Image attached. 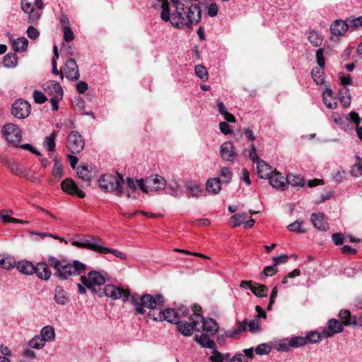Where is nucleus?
Masks as SVG:
<instances>
[{"label": "nucleus", "instance_id": "nucleus-1", "mask_svg": "<svg viewBox=\"0 0 362 362\" xmlns=\"http://www.w3.org/2000/svg\"><path fill=\"white\" fill-rule=\"evenodd\" d=\"M48 263L56 269L54 274L61 280H66L71 276L80 275L86 270V265L78 260H73L62 264L56 257H49Z\"/></svg>", "mask_w": 362, "mask_h": 362}, {"label": "nucleus", "instance_id": "nucleus-2", "mask_svg": "<svg viewBox=\"0 0 362 362\" xmlns=\"http://www.w3.org/2000/svg\"><path fill=\"white\" fill-rule=\"evenodd\" d=\"M339 317L341 320V322L334 318L328 320L327 329H325L322 332L323 337L329 338L335 334L341 332L343 331L344 325H362V323L358 322L356 317L351 315L350 311L348 310H341L339 312Z\"/></svg>", "mask_w": 362, "mask_h": 362}, {"label": "nucleus", "instance_id": "nucleus-3", "mask_svg": "<svg viewBox=\"0 0 362 362\" xmlns=\"http://www.w3.org/2000/svg\"><path fill=\"white\" fill-rule=\"evenodd\" d=\"M132 304L135 307L136 312L140 315L146 313L145 308L155 310L158 307H163L164 305V297L157 293L155 296L151 294H132L129 299Z\"/></svg>", "mask_w": 362, "mask_h": 362}, {"label": "nucleus", "instance_id": "nucleus-4", "mask_svg": "<svg viewBox=\"0 0 362 362\" xmlns=\"http://www.w3.org/2000/svg\"><path fill=\"white\" fill-rule=\"evenodd\" d=\"M124 182L121 174H105L99 179V186L105 192H115L116 194L121 197L123 194L122 183Z\"/></svg>", "mask_w": 362, "mask_h": 362}, {"label": "nucleus", "instance_id": "nucleus-5", "mask_svg": "<svg viewBox=\"0 0 362 362\" xmlns=\"http://www.w3.org/2000/svg\"><path fill=\"white\" fill-rule=\"evenodd\" d=\"M72 245L80 248H85L102 253L105 245L103 240L95 235H80L72 241Z\"/></svg>", "mask_w": 362, "mask_h": 362}, {"label": "nucleus", "instance_id": "nucleus-6", "mask_svg": "<svg viewBox=\"0 0 362 362\" xmlns=\"http://www.w3.org/2000/svg\"><path fill=\"white\" fill-rule=\"evenodd\" d=\"M184 13L182 12H175L170 14L168 1H163L160 13V18L163 21H170L171 25L176 28L186 27L187 22Z\"/></svg>", "mask_w": 362, "mask_h": 362}, {"label": "nucleus", "instance_id": "nucleus-7", "mask_svg": "<svg viewBox=\"0 0 362 362\" xmlns=\"http://www.w3.org/2000/svg\"><path fill=\"white\" fill-rule=\"evenodd\" d=\"M138 183L139 189L145 193L160 191L164 189L166 186L165 179L158 175H151L144 180L143 179L138 180Z\"/></svg>", "mask_w": 362, "mask_h": 362}, {"label": "nucleus", "instance_id": "nucleus-8", "mask_svg": "<svg viewBox=\"0 0 362 362\" xmlns=\"http://www.w3.org/2000/svg\"><path fill=\"white\" fill-rule=\"evenodd\" d=\"M202 317L198 313H193L189 317V321L179 320L177 322V330L185 337L191 336L193 331L201 332V327L198 320H201Z\"/></svg>", "mask_w": 362, "mask_h": 362}, {"label": "nucleus", "instance_id": "nucleus-9", "mask_svg": "<svg viewBox=\"0 0 362 362\" xmlns=\"http://www.w3.org/2000/svg\"><path fill=\"white\" fill-rule=\"evenodd\" d=\"M106 274H103L97 271L88 272L87 276H81V281L86 287L95 290L94 286H101L105 283Z\"/></svg>", "mask_w": 362, "mask_h": 362}, {"label": "nucleus", "instance_id": "nucleus-10", "mask_svg": "<svg viewBox=\"0 0 362 362\" xmlns=\"http://www.w3.org/2000/svg\"><path fill=\"white\" fill-rule=\"evenodd\" d=\"M66 146L71 153L77 154L83 149L85 142L78 132L72 131L67 136Z\"/></svg>", "mask_w": 362, "mask_h": 362}, {"label": "nucleus", "instance_id": "nucleus-11", "mask_svg": "<svg viewBox=\"0 0 362 362\" xmlns=\"http://www.w3.org/2000/svg\"><path fill=\"white\" fill-rule=\"evenodd\" d=\"M3 135L6 140L17 146L21 141L22 134L20 128L12 123L5 124L2 129Z\"/></svg>", "mask_w": 362, "mask_h": 362}, {"label": "nucleus", "instance_id": "nucleus-12", "mask_svg": "<svg viewBox=\"0 0 362 362\" xmlns=\"http://www.w3.org/2000/svg\"><path fill=\"white\" fill-rule=\"evenodd\" d=\"M64 76L68 79L73 81H77L80 77L79 69L76 62L72 58H69L66 61L63 69L61 71V78L63 79Z\"/></svg>", "mask_w": 362, "mask_h": 362}, {"label": "nucleus", "instance_id": "nucleus-13", "mask_svg": "<svg viewBox=\"0 0 362 362\" xmlns=\"http://www.w3.org/2000/svg\"><path fill=\"white\" fill-rule=\"evenodd\" d=\"M30 104L23 99L16 100L12 105L11 114L18 119H25L28 117L30 113Z\"/></svg>", "mask_w": 362, "mask_h": 362}, {"label": "nucleus", "instance_id": "nucleus-14", "mask_svg": "<svg viewBox=\"0 0 362 362\" xmlns=\"http://www.w3.org/2000/svg\"><path fill=\"white\" fill-rule=\"evenodd\" d=\"M105 295L112 299L117 300L122 298L124 302L130 299L131 294L128 290L117 288L112 284H107L103 288Z\"/></svg>", "mask_w": 362, "mask_h": 362}, {"label": "nucleus", "instance_id": "nucleus-15", "mask_svg": "<svg viewBox=\"0 0 362 362\" xmlns=\"http://www.w3.org/2000/svg\"><path fill=\"white\" fill-rule=\"evenodd\" d=\"M201 8L198 4L191 5L187 12L186 28H191L193 24H197L201 20Z\"/></svg>", "mask_w": 362, "mask_h": 362}, {"label": "nucleus", "instance_id": "nucleus-16", "mask_svg": "<svg viewBox=\"0 0 362 362\" xmlns=\"http://www.w3.org/2000/svg\"><path fill=\"white\" fill-rule=\"evenodd\" d=\"M220 156L227 162H233L237 156L233 144L230 141L223 142L220 147Z\"/></svg>", "mask_w": 362, "mask_h": 362}, {"label": "nucleus", "instance_id": "nucleus-17", "mask_svg": "<svg viewBox=\"0 0 362 362\" xmlns=\"http://www.w3.org/2000/svg\"><path fill=\"white\" fill-rule=\"evenodd\" d=\"M202 319L198 320L199 325L201 327V330L205 331L206 334L214 335L218 330V325L216 321L212 318L205 319L203 315L198 313Z\"/></svg>", "mask_w": 362, "mask_h": 362}, {"label": "nucleus", "instance_id": "nucleus-18", "mask_svg": "<svg viewBox=\"0 0 362 362\" xmlns=\"http://www.w3.org/2000/svg\"><path fill=\"white\" fill-rule=\"evenodd\" d=\"M63 191L71 195H77L80 198H83L86 193L81 190L76 183L71 178H66L61 183Z\"/></svg>", "mask_w": 362, "mask_h": 362}, {"label": "nucleus", "instance_id": "nucleus-19", "mask_svg": "<svg viewBox=\"0 0 362 362\" xmlns=\"http://www.w3.org/2000/svg\"><path fill=\"white\" fill-rule=\"evenodd\" d=\"M43 89L51 97L57 96L60 93L61 96H63L64 94L63 88L60 83L53 80L46 82L43 85Z\"/></svg>", "mask_w": 362, "mask_h": 362}, {"label": "nucleus", "instance_id": "nucleus-20", "mask_svg": "<svg viewBox=\"0 0 362 362\" xmlns=\"http://www.w3.org/2000/svg\"><path fill=\"white\" fill-rule=\"evenodd\" d=\"M269 184L276 189L284 190L286 187V178H284L281 173L274 171L268 178Z\"/></svg>", "mask_w": 362, "mask_h": 362}, {"label": "nucleus", "instance_id": "nucleus-21", "mask_svg": "<svg viewBox=\"0 0 362 362\" xmlns=\"http://www.w3.org/2000/svg\"><path fill=\"white\" fill-rule=\"evenodd\" d=\"M348 22L346 21L336 20L330 26V30L332 35L341 36L345 34L349 28Z\"/></svg>", "mask_w": 362, "mask_h": 362}, {"label": "nucleus", "instance_id": "nucleus-22", "mask_svg": "<svg viewBox=\"0 0 362 362\" xmlns=\"http://www.w3.org/2000/svg\"><path fill=\"white\" fill-rule=\"evenodd\" d=\"M310 220L315 228L322 231L328 229V224L325 220V215L322 213L312 214Z\"/></svg>", "mask_w": 362, "mask_h": 362}, {"label": "nucleus", "instance_id": "nucleus-23", "mask_svg": "<svg viewBox=\"0 0 362 362\" xmlns=\"http://www.w3.org/2000/svg\"><path fill=\"white\" fill-rule=\"evenodd\" d=\"M257 174L262 179H267L274 171L264 160H260L257 164Z\"/></svg>", "mask_w": 362, "mask_h": 362}, {"label": "nucleus", "instance_id": "nucleus-24", "mask_svg": "<svg viewBox=\"0 0 362 362\" xmlns=\"http://www.w3.org/2000/svg\"><path fill=\"white\" fill-rule=\"evenodd\" d=\"M54 300L58 305H65L69 301L67 292L59 286L54 289Z\"/></svg>", "mask_w": 362, "mask_h": 362}, {"label": "nucleus", "instance_id": "nucleus-25", "mask_svg": "<svg viewBox=\"0 0 362 362\" xmlns=\"http://www.w3.org/2000/svg\"><path fill=\"white\" fill-rule=\"evenodd\" d=\"M0 162L4 164L7 168H8L13 173L17 175L21 176L25 168L21 166L18 163L10 160L6 158L2 157L0 156Z\"/></svg>", "mask_w": 362, "mask_h": 362}, {"label": "nucleus", "instance_id": "nucleus-26", "mask_svg": "<svg viewBox=\"0 0 362 362\" xmlns=\"http://www.w3.org/2000/svg\"><path fill=\"white\" fill-rule=\"evenodd\" d=\"M127 197L128 198L136 199L139 196L137 188H139L138 180L135 182L132 178L127 177Z\"/></svg>", "mask_w": 362, "mask_h": 362}, {"label": "nucleus", "instance_id": "nucleus-27", "mask_svg": "<svg viewBox=\"0 0 362 362\" xmlns=\"http://www.w3.org/2000/svg\"><path fill=\"white\" fill-rule=\"evenodd\" d=\"M194 340L199 344L202 347L211 349L216 348V344L209 338V334L204 333L200 336L195 335Z\"/></svg>", "mask_w": 362, "mask_h": 362}, {"label": "nucleus", "instance_id": "nucleus-28", "mask_svg": "<svg viewBox=\"0 0 362 362\" xmlns=\"http://www.w3.org/2000/svg\"><path fill=\"white\" fill-rule=\"evenodd\" d=\"M35 273L38 278L47 280L51 276V271L44 262H40L35 267Z\"/></svg>", "mask_w": 362, "mask_h": 362}, {"label": "nucleus", "instance_id": "nucleus-29", "mask_svg": "<svg viewBox=\"0 0 362 362\" xmlns=\"http://www.w3.org/2000/svg\"><path fill=\"white\" fill-rule=\"evenodd\" d=\"M323 102L326 107L331 110L337 108V104L333 98V92L331 88H326L322 93Z\"/></svg>", "mask_w": 362, "mask_h": 362}, {"label": "nucleus", "instance_id": "nucleus-30", "mask_svg": "<svg viewBox=\"0 0 362 362\" xmlns=\"http://www.w3.org/2000/svg\"><path fill=\"white\" fill-rule=\"evenodd\" d=\"M221 181L219 177L209 179L206 183V189L214 194L221 191Z\"/></svg>", "mask_w": 362, "mask_h": 362}, {"label": "nucleus", "instance_id": "nucleus-31", "mask_svg": "<svg viewBox=\"0 0 362 362\" xmlns=\"http://www.w3.org/2000/svg\"><path fill=\"white\" fill-rule=\"evenodd\" d=\"M35 265L30 261L22 260L18 262V270L25 274H33L35 273Z\"/></svg>", "mask_w": 362, "mask_h": 362}, {"label": "nucleus", "instance_id": "nucleus-32", "mask_svg": "<svg viewBox=\"0 0 362 362\" xmlns=\"http://www.w3.org/2000/svg\"><path fill=\"white\" fill-rule=\"evenodd\" d=\"M163 321L165 320L170 323L177 324L179 319L180 312H176V310L170 308H167L163 310Z\"/></svg>", "mask_w": 362, "mask_h": 362}, {"label": "nucleus", "instance_id": "nucleus-33", "mask_svg": "<svg viewBox=\"0 0 362 362\" xmlns=\"http://www.w3.org/2000/svg\"><path fill=\"white\" fill-rule=\"evenodd\" d=\"M40 338L45 341H52L55 338V332L52 326H45L40 332Z\"/></svg>", "mask_w": 362, "mask_h": 362}, {"label": "nucleus", "instance_id": "nucleus-34", "mask_svg": "<svg viewBox=\"0 0 362 362\" xmlns=\"http://www.w3.org/2000/svg\"><path fill=\"white\" fill-rule=\"evenodd\" d=\"M185 188L187 192L193 197H199L202 191L199 185L192 182H187L185 183Z\"/></svg>", "mask_w": 362, "mask_h": 362}, {"label": "nucleus", "instance_id": "nucleus-35", "mask_svg": "<svg viewBox=\"0 0 362 362\" xmlns=\"http://www.w3.org/2000/svg\"><path fill=\"white\" fill-rule=\"evenodd\" d=\"M18 57L16 53H8L4 56L3 64L6 68H13L17 65Z\"/></svg>", "mask_w": 362, "mask_h": 362}, {"label": "nucleus", "instance_id": "nucleus-36", "mask_svg": "<svg viewBox=\"0 0 362 362\" xmlns=\"http://www.w3.org/2000/svg\"><path fill=\"white\" fill-rule=\"evenodd\" d=\"M250 290L257 297H265L267 296L268 288L265 285L255 283L253 287L250 288Z\"/></svg>", "mask_w": 362, "mask_h": 362}, {"label": "nucleus", "instance_id": "nucleus-37", "mask_svg": "<svg viewBox=\"0 0 362 362\" xmlns=\"http://www.w3.org/2000/svg\"><path fill=\"white\" fill-rule=\"evenodd\" d=\"M28 45V41L25 37H19L13 42V48L15 52H23Z\"/></svg>", "mask_w": 362, "mask_h": 362}, {"label": "nucleus", "instance_id": "nucleus-38", "mask_svg": "<svg viewBox=\"0 0 362 362\" xmlns=\"http://www.w3.org/2000/svg\"><path fill=\"white\" fill-rule=\"evenodd\" d=\"M77 175L83 181L89 182L90 180V172L87 165H80L77 168Z\"/></svg>", "mask_w": 362, "mask_h": 362}, {"label": "nucleus", "instance_id": "nucleus-39", "mask_svg": "<svg viewBox=\"0 0 362 362\" xmlns=\"http://www.w3.org/2000/svg\"><path fill=\"white\" fill-rule=\"evenodd\" d=\"M351 174L356 177L362 175V158L358 156H356V163L351 168Z\"/></svg>", "mask_w": 362, "mask_h": 362}, {"label": "nucleus", "instance_id": "nucleus-40", "mask_svg": "<svg viewBox=\"0 0 362 362\" xmlns=\"http://www.w3.org/2000/svg\"><path fill=\"white\" fill-rule=\"evenodd\" d=\"M322 337L323 336H322V333L320 334L317 332H314V331L310 332L307 334L305 337H304V339L306 340L305 344H308V343H310V344L318 343L319 341H320L322 340Z\"/></svg>", "mask_w": 362, "mask_h": 362}, {"label": "nucleus", "instance_id": "nucleus-41", "mask_svg": "<svg viewBox=\"0 0 362 362\" xmlns=\"http://www.w3.org/2000/svg\"><path fill=\"white\" fill-rule=\"evenodd\" d=\"M286 185H291L292 186H303L304 180L299 176L294 175L291 173L287 175L286 177Z\"/></svg>", "mask_w": 362, "mask_h": 362}, {"label": "nucleus", "instance_id": "nucleus-42", "mask_svg": "<svg viewBox=\"0 0 362 362\" xmlns=\"http://www.w3.org/2000/svg\"><path fill=\"white\" fill-rule=\"evenodd\" d=\"M56 136V132H53L49 136L45 137L44 144L48 151L53 152L55 150Z\"/></svg>", "mask_w": 362, "mask_h": 362}, {"label": "nucleus", "instance_id": "nucleus-43", "mask_svg": "<svg viewBox=\"0 0 362 362\" xmlns=\"http://www.w3.org/2000/svg\"><path fill=\"white\" fill-rule=\"evenodd\" d=\"M323 69L324 68L320 67V68L317 69L316 70L312 71V77H313L314 81L317 84L322 85L325 83V77H324L325 72L323 71Z\"/></svg>", "mask_w": 362, "mask_h": 362}, {"label": "nucleus", "instance_id": "nucleus-44", "mask_svg": "<svg viewBox=\"0 0 362 362\" xmlns=\"http://www.w3.org/2000/svg\"><path fill=\"white\" fill-rule=\"evenodd\" d=\"M16 264L15 259L9 256L4 257L0 259V267L5 269H11L13 268Z\"/></svg>", "mask_w": 362, "mask_h": 362}, {"label": "nucleus", "instance_id": "nucleus-45", "mask_svg": "<svg viewBox=\"0 0 362 362\" xmlns=\"http://www.w3.org/2000/svg\"><path fill=\"white\" fill-rule=\"evenodd\" d=\"M309 42L315 47L320 46L322 42V39L320 35L315 32V30H312L310 32L309 35L308 37Z\"/></svg>", "mask_w": 362, "mask_h": 362}, {"label": "nucleus", "instance_id": "nucleus-46", "mask_svg": "<svg viewBox=\"0 0 362 362\" xmlns=\"http://www.w3.org/2000/svg\"><path fill=\"white\" fill-rule=\"evenodd\" d=\"M219 175L223 179L222 182L228 184L232 179L233 173L229 168L223 167L220 170Z\"/></svg>", "mask_w": 362, "mask_h": 362}, {"label": "nucleus", "instance_id": "nucleus-47", "mask_svg": "<svg viewBox=\"0 0 362 362\" xmlns=\"http://www.w3.org/2000/svg\"><path fill=\"white\" fill-rule=\"evenodd\" d=\"M28 345L35 349H42L45 346V341L40 336L36 335L28 341Z\"/></svg>", "mask_w": 362, "mask_h": 362}, {"label": "nucleus", "instance_id": "nucleus-48", "mask_svg": "<svg viewBox=\"0 0 362 362\" xmlns=\"http://www.w3.org/2000/svg\"><path fill=\"white\" fill-rule=\"evenodd\" d=\"M163 310H161L160 307H158L155 310H149L148 312V317L152 319L154 321H163Z\"/></svg>", "mask_w": 362, "mask_h": 362}, {"label": "nucleus", "instance_id": "nucleus-49", "mask_svg": "<svg viewBox=\"0 0 362 362\" xmlns=\"http://www.w3.org/2000/svg\"><path fill=\"white\" fill-rule=\"evenodd\" d=\"M52 174L57 179H60L62 177L63 167L61 161L55 160Z\"/></svg>", "mask_w": 362, "mask_h": 362}, {"label": "nucleus", "instance_id": "nucleus-50", "mask_svg": "<svg viewBox=\"0 0 362 362\" xmlns=\"http://www.w3.org/2000/svg\"><path fill=\"white\" fill-rule=\"evenodd\" d=\"M107 253H111L113 255H115V257H117L121 259H127V255L124 252H122L117 250H114V249L107 247L104 245L101 254H107Z\"/></svg>", "mask_w": 362, "mask_h": 362}, {"label": "nucleus", "instance_id": "nucleus-51", "mask_svg": "<svg viewBox=\"0 0 362 362\" xmlns=\"http://www.w3.org/2000/svg\"><path fill=\"white\" fill-rule=\"evenodd\" d=\"M247 218L246 213L235 214L231 217V220L233 221V227H237L242 223H245V220Z\"/></svg>", "mask_w": 362, "mask_h": 362}, {"label": "nucleus", "instance_id": "nucleus-52", "mask_svg": "<svg viewBox=\"0 0 362 362\" xmlns=\"http://www.w3.org/2000/svg\"><path fill=\"white\" fill-rule=\"evenodd\" d=\"M348 22L349 27L351 30H355L358 27H362V16H359L357 18H349L346 19Z\"/></svg>", "mask_w": 362, "mask_h": 362}, {"label": "nucleus", "instance_id": "nucleus-53", "mask_svg": "<svg viewBox=\"0 0 362 362\" xmlns=\"http://www.w3.org/2000/svg\"><path fill=\"white\" fill-rule=\"evenodd\" d=\"M305 339L302 337H294L288 341V345L291 347L297 348L305 344Z\"/></svg>", "mask_w": 362, "mask_h": 362}, {"label": "nucleus", "instance_id": "nucleus-54", "mask_svg": "<svg viewBox=\"0 0 362 362\" xmlns=\"http://www.w3.org/2000/svg\"><path fill=\"white\" fill-rule=\"evenodd\" d=\"M303 223L302 221L299 222V221H296L289 224L288 226V228L289 229L290 231H292V232L304 233L306 232V230L303 228V227H302Z\"/></svg>", "mask_w": 362, "mask_h": 362}, {"label": "nucleus", "instance_id": "nucleus-55", "mask_svg": "<svg viewBox=\"0 0 362 362\" xmlns=\"http://www.w3.org/2000/svg\"><path fill=\"white\" fill-rule=\"evenodd\" d=\"M196 75L202 80L207 78V71L206 68L202 65H197L194 68Z\"/></svg>", "mask_w": 362, "mask_h": 362}, {"label": "nucleus", "instance_id": "nucleus-56", "mask_svg": "<svg viewBox=\"0 0 362 362\" xmlns=\"http://www.w3.org/2000/svg\"><path fill=\"white\" fill-rule=\"evenodd\" d=\"M323 52L324 49L322 48H320L316 51L315 54L317 63L320 68H325V60Z\"/></svg>", "mask_w": 362, "mask_h": 362}, {"label": "nucleus", "instance_id": "nucleus-57", "mask_svg": "<svg viewBox=\"0 0 362 362\" xmlns=\"http://www.w3.org/2000/svg\"><path fill=\"white\" fill-rule=\"evenodd\" d=\"M33 96L35 102L38 104H42L47 100L45 95L40 90H34Z\"/></svg>", "mask_w": 362, "mask_h": 362}, {"label": "nucleus", "instance_id": "nucleus-58", "mask_svg": "<svg viewBox=\"0 0 362 362\" xmlns=\"http://www.w3.org/2000/svg\"><path fill=\"white\" fill-rule=\"evenodd\" d=\"M179 187H180V185L176 182L169 184V185H168L169 194L175 197H180V192L179 191Z\"/></svg>", "mask_w": 362, "mask_h": 362}, {"label": "nucleus", "instance_id": "nucleus-59", "mask_svg": "<svg viewBox=\"0 0 362 362\" xmlns=\"http://www.w3.org/2000/svg\"><path fill=\"white\" fill-rule=\"evenodd\" d=\"M276 267V266L275 264L266 267L262 273V278L264 279L267 276H271L276 274L278 272V269Z\"/></svg>", "mask_w": 362, "mask_h": 362}, {"label": "nucleus", "instance_id": "nucleus-60", "mask_svg": "<svg viewBox=\"0 0 362 362\" xmlns=\"http://www.w3.org/2000/svg\"><path fill=\"white\" fill-rule=\"evenodd\" d=\"M64 38L67 42H70L74 39V34L71 30L70 25H66L63 29Z\"/></svg>", "mask_w": 362, "mask_h": 362}, {"label": "nucleus", "instance_id": "nucleus-61", "mask_svg": "<svg viewBox=\"0 0 362 362\" xmlns=\"http://www.w3.org/2000/svg\"><path fill=\"white\" fill-rule=\"evenodd\" d=\"M271 346L267 344H261L258 345L255 349L257 354L262 355L267 354L271 351Z\"/></svg>", "mask_w": 362, "mask_h": 362}, {"label": "nucleus", "instance_id": "nucleus-62", "mask_svg": "<svg viewBox=\"0 0 362 362\" xmlns=\"http://www.w3.org/2000/svg\"><path fill=\"white\" fill-rule=\"evenodd\" d=\"M346 175L344 170H339L332 175V179L336 183H340L346 178Z\"/></svg>", "mask_w": 362, "mask_h": 362}, {"label": "nucleus", "instance_id": "nucleus-63", "mask_svg": "<svg viewBox=\"0 0 362 362\" xmlns=\"http://www.w3.org/2000/svg\"><path fill=\"white\" fill-rule=\"evenodd\" d=\"M218 12V5L214 2H211L207 7L208 15L210 17L213 18V17H215L217 16Z\"/></svg>", "mask_w": 362, "mask_h": 362}, {"label": "nucleus", "instance_id": "nucleus-64", "mask_svg": "<svg viewBox=\"0 0 362 362\" xmlns=\"http://www.w3.org/2000/svg\"><path fill=\"white\" fill-rule=\"evenodd\" d=\"M213 349V355H211L209 358L210 361L212 362H223V356L221 353L218 351L216 348Z\"/></svg>", "mask_w": 362, "mask_h": 362}]
</instances>
